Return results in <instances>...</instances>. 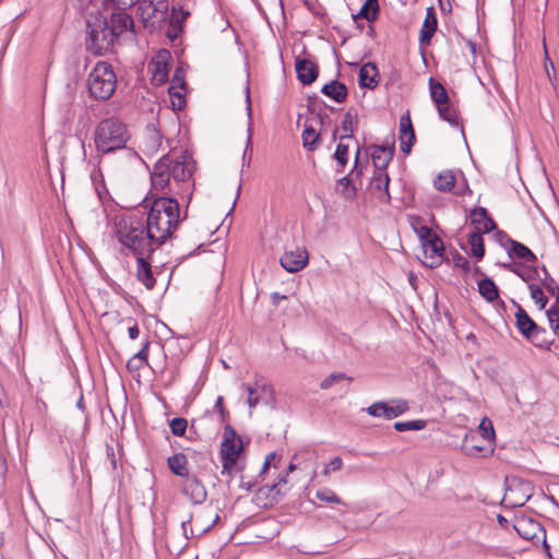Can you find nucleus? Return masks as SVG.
<instances>
[{
  "instance_id": "nucleus-1",
  "label": "nucleus",
  "mask_w": 559,
  "mask_h": 559,
  "mask_svg": "<svg viewBox=\"0 0 559 559\" xmlns=\"http://www.w3.org/2000/svg\"><path fill=\"white\" fill-rule=\"evenodd\" d=\"M194 169L195 163L188 152L164 155L151 174L152 188L166 195H180L190 201L194 189Z\"/></svg>"
},
{
  "instance_id": "nucleus-2",
  "label": "nucleus",
  "mask_w": 559,
  "mask_h": 559,
  "mask_svg": "<svg viewBox=\"0 0 559 559\" xmlns=\"http://www.w3.org/2000/svg\"><path fill=\"white\" fill-rule=\"evenodd\" d=\"M114 236L133 255H152L159 248L142 217L118 215L114 221Z\"/></svg>"
},
{
  "instance_id": "nucleus-3",
  "label": "nucleus",
  "mask_w": 559,
  "mask_h": 559,
  "mask_svg": "<svg viewBox=\"0 0 559 559\" xmlns=\"http://www.w3.org/2000/svg\"><path fill=\"white\" fill-rule=\"evenodd\" d=\"M180 209L175 197L163 195L153 200L146 217L148 231L160 247L178 228Z\"/></svg>"
},
{
  "instance_id": "nucleus-4",
  "label": "nucleus",
  "mask_w": 559,
  "mask_h": 559,
  "mask_svg": "<svg viewBox=\"0 0 559 559\" xmlns=\"http://www.w3.org/2000/svg\"><path fill=\"white\" fill-rule=\"evenodd\" d=\"M93 140L97 153L104 155L124 148L130 133L121 120L105 118L95 127Z\"/></svg>"
},
{
  "instance_id": "nucleus-5",
  "label": "nucleus",
  "mask_w": 559,
  "mask_h": 559,
  "mask_svg": "<svg viewBox=\"0 0 559 559\" xmlns=\"http://www.w3.org/2000/svg\"><path fill=\"white\" fill-rule=\"evenodd\" d=\"M218 455L222 463L221 474L223 476H227L228 479H231L235 474L243 471L245 465L242 463V439L237 435L236 430L230 425H227L224 428Z\"/></svg>"
},
{
  "instance_id": "nucleus-6",
  "label": "nucleus",
  "mask_w": 559,
  "mask_h": 559,
  "mask_svg": "<svg viewBox=\"0 0 559 559\" xmlns=\"http://www.w3.org/2000/svg\"><path fill=\"white\" fill-rule=\"evenodd\" d=\"M117 86V78L112 67L104 61L97 62L87 76L90 95L98 100L109 99Z\"/></svg>"
},
{
  "instance_id": "nucleus-7",
  "label": "nucleus",
  "mask_w": 559,
  "mask_h": 559,
  "mask_svg": "<svg viewBox=\"0 0 559 559\" xmlns=\"http://www.w3.org/2000/svg\"><path fill=\"white\" fill-rule=\"evenodd\" d=\"M87 28V50L97 56H103L111 51L116 37L109 29L108 22L103 20H96L93 23L88 22Z\"/></svg>"
},
{
  "instance_id": "nucleus-8",
  "label": "nucleus",
  "mask_w": 559,
  "mask_h": 559,
  "mask_svg": "<svg viewBox=\"0 0 559 559\" xmlns=\"http://www.w3.org/2000/svg\"><path fill=\"white\" fill-rule=\"evenodd\" d=\"M408 411V403L405 400H394L390 404L385 402H376L366 408V412L372 417H383L393 419Z\"/></svg>"
},
{
  "instance_id": "nucleus-9",
  "label": "nucleus",
  "mask_w": 559,
  "mask_h": 559,
  "mask_svg": "<svg viewBox=\"0 0 559 559\" xmlns=\"http://www.w3.org/2000/svg\"><path fill=\"white\" fill-rule=\"evenodd\" d=\"M171 59L170 52L167 49H160L153 57L148 63V71L152 75V83L162 85L168 80L169 61Z\"/></svg>"
},
{
  "instance_id": "nucleus-10",
  "label": "nucleus",
  "mask_w": 559,
  "mask_h": 559,
  "mask_svg": "<svg viewBox=\"0 0 559 559\" xmlns=\"http://www.w3.org/2000/svg\"><path fill=\"white\" fill-rule=\"evenodd\" d=\"M516 306L515 323L519 331L530 341L539 342V335L545 334V329L538 326L528 313L519 305Z\"/></svg>"
},
{
  "instance_id": "nucleus-11",
  "label": "nucleus",
  "mask_w": 559,
  "mask_h": 559,
  "mask_svg": "<svg viewBox=\"0 0 559 559\" xmlns=\"http://www.w3.org/2000/svg\"><path fill=\"white\" fill-rule=\"evenodd\" d=\"M179 486L182 495H185L194 504H201L207 498V491L204 484L194 474L181 479Z\"/></svg>"
},
{
  "instance_id": "nucleus-12",
  "label": "nucleus",
  "mask_w": 559,
  "mask_h": 559,
  "mask_svg": "<svg viewBox=\"0 0 559 559\" xmlns=\"http://www.w3.org/2000/svg\"><path fill=\"white\" fill-rule=\"evenodd\" d=\"M308 260V251L302 247L285 252L281 257L280 263L286 271L295 273L302 270L307 265Z\"/></svg>"
},
{
  "instance_id": "nucleus-13",
  "label": "nucleus",
  "mask_w": 559,
  "mask_h": 559,
  "mask_svg": "<svg viewBox=\"0 0 559 559\" xmlns=\"http://www.w3.org/2000/svg\"><path fill=\"white\" fill-rule=\"evenodd\" d=\"M532 493V487L528 481H520L512 484L508 487L504 501L511 507H522L530 499Z\"/></svg>"
},
{
  "instance_id": "nucleus-14",
  "label": "nucleus",
  "mask_w": 559,
  "mask_h": 559,
  "mask_svg": "<svg viewBox=\"0 0 559 559\" xmlns=\"http://www.w3.org/2000/svg\"><path fill=\"white\" fill-rule=\"evenodd\" d=\"M444 247L442 240L439 238L437 241H431L421 246V254L418 255L421 262L429 266H438L443 259Z\"/></svg>"
},
{
  "instance_id": "nucleus-15",
  "label": "nucleus",
  "mask_w": 559,
  "mask_h": 559,
  "mask_svg": "<svg viewBox=\"0 0 559 559\" xmlns=\"http://www.w3.org/2000/svg\"><path fill=\"white\" fill-rule=\"evenodd\" d=\"M218 514L213 510L203 509L191 516L189 524L192 528V532H195L197 535H200L207 532L218 521Z\"/></svg>"
},
{
  "instance_id": "nucleus-16",
  "label": "nucleus",
  "mask_w": 559,
  "mask_h": 559,
  "mask_svg": "<svg viewBox=\"0 0 559 559\" xmlns=\"http://www.w3.org/2000/svg\"><path fill=\"white\" fill-rule=\"evenodd\" d=\"M140 10L144 20L155 19L156 21L165 20L168 11L167 0H141Z\"/></svg>"
},
{
  "instance_id": "nucleus-17",
  "label": "nucleus",
  "mask_w": 559,
  "mask_h": 559,
  "mask_svg": "<svg viewBox=\"0 0 559 559\" xmlns=\"http://www.w3.org/2000/svg\"><path fill=\"white\" fill-rule=\"evenodd\" d=\"M390 178L385 170L374 171L370 183V190L382 202L390 201Z\"/></svg>"
},
{
  "instance_id": "nucleus-18",
  "label": "nucleus",
  "mask_w": 559,
  "mask_h": 559,
  "mask_svg": "<svg viewBox=\"0 0 559 559\" xmlns=\"http://www.w3.org/2000/svg\"><path fill=\"white\" fill-rule=\"evenodd\" d=\"M415 131L412 124L409 114L402 116L400 119V142L401 150L404 153H409L415 143Z\"/></svg>"
},
{
  "instance_id": "nucleus-19",
  "label": "nucleus",
  "mask_w": 559,
  "mask_h": 559,
  "mask_svg": "<svg viewBox=\"0 0 559 559\" xmlns=\"http://www.w3.org/2000/svg\"><path fill=\"white\" fill-rule=\"evenodd\" d=\"M135 257H136V277L141 283L144 284V286L147 289H152L156 284V280L153 275L151 263L147 261V259L151 255H135Z\"/></svg>"
},
{
  "instance_id": "nucleus-20",
  "label": "nucleus",
  "mask_w": 559,
  "mask_h": 559,
  "mask_svg": "<svg viewBox=\"0 0 559 559\" xmlns=\"http://www.w3.org/2000/svg\"><path fill=\"white\" fill-rule=\"evenodd\" d=\"M108 25L115 37L118 38L127 32H132L133 20L130 14L126 12H118L111 15Z\"/></svg>"
},
{
  "instance_id": "nucleus-21",
  "label": "nucleus",
  "mask_w": 559,
  "mask_h": 559,
  "mask_svg": "<svg viewBox=\"0 0 559 559\" xmlns=\"http://www.w3.org/2000/svg\"><path fill=\"white\" fill-rule=\"evenodd\" d=\"M295 68H296V73H297L298 79L304 84H311L318 78V73H319L318 67L311 60L297 59Z\"/></svg>"
},
{
  "instance_id": "nucleus-22",
  "label": "nucleus",
  "mask_w": 559,
  "mask_h": 559,
  "mask_svg": "<svg viewBox=\"0 0 559 559\" xmlns=\"http://www.w3.org/2000/svg\"><path fill=\"white\" fill-rule=\"evenodd\" d=\"M463 447L467 454L475 456H485L493 451V444L488 447L487 443H483L478 435L467 436Z\"/></svg>"
},
{
  "instance_id": "nucleus-23",
  "label": "nucleus",
  "mask_w": 559,
  "mask_h": 559,
  "mask_svg": "<svg viewBox=\"0 0 559 559\" xmlns=\"http://www.w3.org/2000/svg\"><path fill=\"white\" fill-rule=\"evenodd\" d=\"M472 223L475 226L474 231H478L480 235L483 233H489L496 228V223L487 215L485 209H479L478 211L473 212Z\"/></svg>"
},
{
  "instance_id": "nucleus-24",
  "label": "nucleus",
  "mask_w": 559,
  "mask_h": 559,
  "mask_svg": "<svg viewBox=\"0 0 559 559\" xmlns=\"http://www.w3.org/2000/svg\"><path fill=\"white\" fill-rule=\"evenodd\" d=\"M169 469L181 479L190 476L188 459L183 453H176L167 459Z\"/></svg>"
},
{
  "instance_id": "nucleus-25",
  "label": "nucleus",
  "mask_w": 559,
  "mask_h": 559,
  "mask_svg": "<svg viewBox=\"0 0 559 559\" xmlns=\"http://www.w3.org/2000/svg\"><path fill=\"white\" fill-rule=\"evenodd\" d=\"M437 17L432 9H428L420 29V43L429 44L437 29Z\"/></svg>"
},
{
  "instance_id": "nucleus-26",
  "label": "nucleus",
  "mask_w": 559,
  "mask_h": 559,
  "mask_svg": "<svg viewBox=\"0 0 559 559\" xmlns=\"http://www.w3.org/2000/svg\"><path fill=\"white\" fill-rule=\"evenodd\" d=\"M371 157L376 171L385 170L393 157V150L384 146H376L371 153Z\"/></svg>"
},
{
  "instance_id": "nucleus-27",
  "label": "nucleus",
  "mask_w": 559,
  "mask_h": 559,
  "mask_svg": "<svg viewBox=\"0 0 559 559\" xmlns=\"http://www.w3.org/2000/svg\"><path fill=\"white\" fill-rule=\"evenodd\" d=\"M377 76V67L372 63H366L359 70V84L364 87L374 88L378 84Z\"/></svg>"
},
{
  "instance_id": "nucleus-28",
  "label": "nucleus",
  "mask_w": 559,
  "mask_h": 559,
  "mask_svg": "<svg viewBox=\"0 0 559 559\" xmlns=\"http://www.w3.org/2000/svg\"><path fill=\"white\" fill-rule=\"evenodd\" d=\"M321 92L337 103L344 102L347 97V87L337 81L325 84Z\"/></svg>"
},
{
  "instance_id": "nucleus-29",
  "label": "nucleus",
  "mask_w": 559,
  "mask_h": 559,
  "mask_svg": "<svg viewBox=\"0 0 559 559\" xmlns=\"http://www.w3.org/2000/svg\"><path fill=\"white\" fill-rule=\"evenodd\" d=\"M455 182V174L452 170H443L433 180V186L438 191L450 192L454 188Z\"/></svg>"
},
{
  "instance_id": "nucleus-30",
  "label": "nucleus",
  "mask_w": 559,
  "mask_h": 559,
  "mask_svg": "<svg viewBox=\"0 0 559 559\" xmlns=\"http://www.w3.org/2000/svg\"><path fill=\"white\" fill-rule=\"evenodd\" d=\"M429 92L431 99L436 104V107L445 104L448 100H450L448 92L443 84L436 81L433 78L429 79Z\"/></svg>"
},
{
  "instance_id": "nucleus-31",
  "label": "nucleus",
  "mask_w": 559,
  "mask_h": 559,
  "mask_svg": "<svg viewBox=\"0 0 559 559\" xmlns=\"http://www.w3.org/2000/svg\"><path fill=\"white\" fill-rule=\"evenodd\" d=\"M509 253L510 257L523 259L526 262L535 263L537 261L536 255L525 245L515 240H511Z\"/></svg>"
},
{
  "instance_id": "nucleus-32",
  "label": "nucleus",
  "mask_w": 559,
  "mask_h": 559,
  "mask_svg": "<svg viewBox=\"0 0 559 559\" xmlns=\"http://www.w3.org/2000/svg\"><path fill=\"white\" fill-rule=\"evenodd\" d=\"M479 294L489 302L498 299L499 292L495 282L488 277H485L478 282Z\"/></svg>"
},
{
  "instance_id": "nucleus-33",
  "label": "nucleus",
  "mask_w": 559,
  "mask_h": 559,
  "mask_svg": "<svg viewBox=\"0 0 559 559\" xmlns=\"http://www.w3.org/2000/svg\"><path fill=\"white\" fill-rule=\"evenodd\" d=\"M473 435H478V437L483 439V443H487L488 447H491V444H493L495 430L491 421L488 418H484L480 421L478 430L475 431Z\"/></svg>"
},
{
  "instance_id": "nucleus-34",
  "label": "nucleus",
  "mask_w": 559,
  "mask_h": 559,
  "mask_svg": "<svg viewBox=\"0 0 559 559\" xmlns=\"http://www.w3.org/2000/svg\"><path fill=\"white\" fill-rule=\"evenodd\" d=\"M440 117L452 126H459V114L456 108L448 100L445 104L437 106Z\"/></svg>"
},
{
  "instance_id": "nucleus-35",
  "label": "nucleus",
  "mask_w": 559,
  "mask_h": 559,
  "mask_svg": "<svg viewBox=\"0 0 559 559\" xmlns=\"http://www.w3.org/2000/svg\"><path fill=\"white\" fill-rule=\"evenodd\" d=\"M379 11L378 0H366L361 9L357 13V17L372 22L377 19Z\"/></svg>"
},
{
  "instance_id": "nucleus-36",
  "label": "nucleus",
  "mask_w": 559,
  "mask_h": 559,
  "mask_svg": "<svg viewBox=\"0 0 559 559\" xmlns=\"http://www.w3.org/2000/svg\"><path fill=\"white\" fill-rule=\"evenodd\" d=\"M468 243L472 249V254L477 259H481L485 254V245L483 236L478 231H472L468 235Z\"/></svg>"
},
{
  "instance_id": "nucleus-37",
  "label": "nucleus",
  "mask_w": 559,
  "mask_h": 559,
  "mask_svg": "<svg viewBox=\"0 0 559 559\" xmlns=\"http://www.w3.org/2000/svg\"><path fill=\"white\" fill-rule=\"evenodd\" d=\"M301 138L304 146L309 151H314L320 135L313 127L306 126L305 130L302 131Z\"/></svg>"
},
{
  "instance_id": "nucleus-38",
  "label": "nucleus",
  "mask_w": 559,
  "mask_h": 559,
  "mask_svg": "<svg viewBox=\"0 0 559 559\" xmlns=\"http://www.w3.org/2000/svg\"><path fill=\"white\" fill-rule=\"evenodd\" d=\"M414 230L418 236L421 246L433 240L437 241V239L440 238L430 227L426 225L414 226Z\"/></svg>"
},
{
  "instance_id": "nucleus-39",
  "label": "nucleus",
  "mask_w": 559,
  "mask_h": 559,
  "mask_svg": "<svg viewBox=\"0 0 559 559\" xmlns=\"http://www.w3.org/2000/svg\"><path fill=\"white\" fill-rule=\"evenodd\" d=\"M528 289H530V294H531L532 299L539 306V309L540 310L545 309V307H546V305L548 302V298L544 294V292L540 288V286L537 285V284L532 283V284L528 285Z\"/></svg>"
},
{
  "instance_id": "nucleus-40",
  "label": "nucleus",
  "mask_w": 559,
  "mask_h": 559,
  "mask_svg": "<svg viewBox=\"0 0 559 559\" xmlns=\"http://www.w3.org/2000/svg\"><path fill=\"white\" fill-rule=\"evenodd\" d=\"M168 92L173 107L182 109L186 105L185 91H180L177 85H170Z\"/></svg>"
},
{
  "instance_id": "nucleus-41",
  "label": "nucleus",
  "mask_w": 559,
  "mask_h": 559,
  "mask_svg": "<svg viewBox=\"0 0 559 559\" xmlns=\"http://www.w3.org/2000/svg\"><path fill=\"white\" fill-rule=\"evenodd\" d=\"M427 426V421L424 419L408 420V421H396L394 429L397 431L407 430H421Z\"/></svg>"
},
{
  "instance_id": "nucleus-42",
  "label": "nucleus",
  "mask_w": 559,
  "mask_h": 559,
  "mask_svg": "<svg viewBox=\"0 0 559 559\" xmlns=\"http://www.w3.org/2000/svg\"><path fill=\"white\" fill-rule=\"evenodd\" d=\"M343 380H347L348 382H350L353 379L344 372L331 373L330 376H328L325 379H323L320 382V389L328 390V389L332 388L335 383L343 381Z\"/></svg>"
},
{
  "instance_id": "nucleus-43",
  "label": "nucleus",
  "mask_w": 559,
  "mask_h": 559,
  "mask_svg": "<svg viewBox=\"0 0 559 559\" xmlns=\"http://www.w3.org/2000/svg\"><path fill=\"white\" fill-rule=\"evenodd\" d=\"M317 499L320 501L342 504L343 500L330 488H321L316 492Z\"/></svg>"
},
{
  "instance_id": "nucleus-44",
  "label": "nucleus",
  "mask_w": 559,
  "mask_h": 559,
  "mask_svg": "<svg viewBox=\"0 0 559 559\" xmlns=\"http://www.w3.org/2000/svg\"><path fill=\"white\" fill-rule=\"evenodd\" d=\"M550 329L552 330L554 334L559 337V307L556 305H552L547 311H546Z\"/></svg>"
},
{
  "instance_id": "nucleus-45",
  "label": "nucleus",
  "mask_w": 559,
  "mask_h": 559,
  "mask_svg": "<svg viewBox=\"0 0 559 559\" xmlns=\"http://www.w3.org/2000/svg\"><path fill=\"white\" fill-rule=\"evenodd\" d=\"M150 343L146 342L142 349L135 354L128 362V365L134 364L136 368H141L143 365H147Z\"/></svg>"
},
{
  "instance_id": "nucleus-46",
  "label": "nucleus",
  "mask_w": 559,
  "mask_h": 559,
  "mask_svg": "<svg viewBox=\"0 0 559 559\" xmlns=\"http://www.w3.org/2000/svg\"><path fill=\"white\" fill-rule=\"evenodd\" d=\"M266 385L265 384H261L259 385L258 383H255V386L252 388L251 385H248L247 386V391H248V405L249 407H255L260 401V393L259 391H265L266 390Z\"/></svg>"
},
{
  "instance_id": "nucleus-47",
  "label": "nucleus",
  "mask_w": 559,
  "mask_h": 559,
  "mask_svg": "<svg viewBox=\"0 0 559 559\" xmlns=\"http://www.w3.org/2000/svg\"><path fill=\"white\" fill-rule=\"evenodd\" d=\"M342 132L341 139H350L354 133V117L350 112H346L342 120Z\"/></svg>"
},
{
  "instance_id": "nucleus-48",
  "label": "nucleus",
  "mask_w": 559,
  "mask_h": 559,
  "mask_svg": "<svg viewBox=\"0 0 559 559\" xmlns=\"http://www.w3.org/2000/svg\"><path fill=\"white\" fill-rule=\"evenodd\" d=\"M169 427L175 436L182 437L186 433L188 421L186 418L176 417L170 420Z\"/></svg>"
},
{
  "instance_id": "nucleus-49",
  "label": "nucleus",
  "mask_w": 559,
  "mask_h": 559,
  "mask_svg": "<svg viewBox=\"0 0 559 559\" xmlns=\"http://www.w3.org/2000/svg\"><path fill=\"white\" fill-rule=\"evenodd\" d=\"M337 190L345 197H353L355 194V188L348 177H343L337 181Z\"/></svg>"
},
{
  "instance_id": "nucleus-50",
  "label": "nucleus",
  "mask_w": 559,
  "mask_h": 559,
  "mask_svg": "<svg viewBox=\"0 0 559 559\" xmlns=\"http://www.w3.org/2000/svg\"><path fill=\"white\" fill-rule=\"evenodd\" d=\"M334 157L338 164L344 167L348 160V145L340 143L334 153Z\"/></svg>"
},
{
  "instance_id": "nucleus-51",
  "label": "nucleus",
  "mask_w": 559,
  "mask_h": 559,
  "mask_svg": "<svg viewBox=\"0 0 559 559\" xmlns=\"http://www.w3.org/2000/svg\"><path fill=\"white\" fill-rule=\"evenodd\" d=\"M170 85H177L180 91H186V81L182 70L177 69L175 71Z\"/></svg>"
},
{
  "instance_id": "nucleus-52",
  "label": "nucleus",
  "mask_w": 559,
  "mask_h": 559,
  "mask_svg": "<svg viewBox=\"0 0 559 559\" xmlns=\"http://www.w3.org/2000/svg\"><path fill=\"white\" fill-rule=\"evenodd\" d=\"M343 466V461L340 456L334 457L324 468L323 474L329 475L331 472H336Z\"/></svg>"
},
{
  "instance_id": "nucleus-53",
  "label": "nucleus",
  "mask_w": 559,
  "mask_h": 559,
  "mask_svg": "<svg viewBox=\"0 0 559 559\" xmlns=\"http://www.w3.org/2000/svg\"><path fill=\"white\" fill-rule=\"evenodd\" d=\"M543 45H544V51H545V59H546V62H545V70H546V73L551 82L552 85L554 84V80H552V76L550 74V71H555V67H554V63L552 61L550 60L549 56H548V51H547V46H546V43L545 40L543 41Z\"/></svg>"
},
{
  "instance_id": "nucleus-54",
  "label": "nucleus",
  "mask_w": 559,
  "mask_h": 559,
  "mask_svg": "<svg viewBox=\"0 0 559 559\" xmlns=\"http://www.w3.org/2000/svg\"><path fill=\"white\" fill-rule=\"evenodd\" d=\"M543 45H544V51H545V59H546V62H545V70H546V73L551 82L552 85L554 84V80H552V76L550 74V71H555V67H554V63L552 61L550 60L549 56H548V51H547V46H546V43L545 40L543 41Z\"/></svg>"
},
{
  "instance_id": "nucleus-55",
  "label": "nucleus",
  "mask_w": 559,
  "mask_h": 559,
  "mask_svg": "<svg viewBox=\"0 0 559 559\" xmlns=\"http://www.w3.org/2000/svg\"><path fill=\"white\" fill-rule=\"evenodd\" d=\"M455 266L467 272L469 270V262L464 257L459 255L455 259Z\"/></svg>"
},
{
  "instance_id": "nucleus-56",
  "label": "nucleus",
  "mask_w": 559,
  "mask_h": 559,
  "mask_svg": "<svg viewBox=\"0 0 559 559\" xmlns=\"http://www.w3.org/2000/svg\"><path fill=\"white\" fill-rule=\"evenodd\" d=\"M128 334L131 340L138 338L140 330L136 323L128 328Z\"/></svg>"
},
{
  "instance_id": "nucleus-57",
  "label": "nucleus",
  "mask_w": 559,
  "mask_h": 559,
  "mask_svg": "<svg viewBox=\"0 0 559 559\" xmlns=\"http://www.w3.org/2000/svg\"><path fill=\"white\" fill-rule=\"evenodd\" d=\"M271 298H272V302L274 306H278L281 300H285L287 299V296L285 295H281L280 293H273L271 295Z\"/></svg>"
},
{
  "instance_id": "nucleus-58",
  "label": "nucleus",
  "mask_w": 559,
  "mask_h": 559,
  "mask_svg": "<svg viewBox=\"0 0 559 559\" xmlns=\"http://www.w3.org/2000/svg\"><path fill=\"white\" fill-rule=\"evenodd\" d=\"M359 155H360V148L357 150L356 152V156H355V165H354V168L352 170V173H355L357 171V175H360L361 174V170H358V160H359Z\"/></svg>"
},
{
  "instance_id": "nucleus-59",
  "label": "nucleus",
  "mask_w": 559,
  "mask_h": 559,
  "mask_svg": "<svg viewBox=\"0 0 559 559\" xmlns=\"http://www.w3.org/2000/svg\"><path fill=\"white\" fill-rule=\"evenodd\" d=\"M277 457V454L275 452H271L265 457V465H271Z\"/></svg>"
},
{
  "instance_id": "nucleus-60",
  "label": "nucleus",
  "mask_w": 559,
  "mask_h": 559,
  "mask_svg": "<svg viewBox=\"0 0 559 559\" xmlns=\"http://www.w3.org/2000/svg\"><path fill=\"white\" fill-rule=\"evenodd\" d=\"M216 406L219 407L222 414L224 413V408H223V397L219 396L216 401Z\"/></svg>"
},
{
  "instance_id": "nucleus-61",
  "label": "nucleus",
  "mask_w": 559,
  "mask_h": 559,
  "mask_svg": "<svg viewBox=\"0 0 559 559\" xmlns=\"http://www.w3.org/2000/svg\"><path fill=\"white\" fill-rule=\"evenodd\" d=\"M521 526H522V522H519V523L515 525V530H516L520 534H522V532H521Z\"/></svg>"
},
{
  "instance_id": "nucleus-62",
  "label": "nucleus",
  "mask_w": 559,
  "mask_h": 559,
  "mask_svg": "<svg viewBox=\"0 0 559 559\" xmlns=\"http://www.w3.org/2000/svg\"><path fill=\"white\" fill-rule=\"evenodd\" d=\"M557 307H559V287H557V298H556V304H555Z\"/></svg>"
},
{
  "instance_id": "nucleus-63",
  "label": "nucleus",
  "mask_w": 559,
  "mask_h": 559,
  "mask_svg": "<svg viewBox=\"0 0 559 559\" xmlns=\"http://www.w3.org/2000/svg\"><path fill=\"white\" fill-rule=\"evenodd\" d=\"M269 467H270V465H265V463H264L263 467H262V473L266 472Z\"/></svg>"
},
{
  "instance_id": "nucleus-64",
  "label": "nucleus",
  "mask_w": 559,
  "mask_h": 559,
  "mask_svg": "<svg viewBox=\"0 0 559 559\" xmlns=\"http://www.w3.org/2000/svg\"><path fill=\"white\" fill-rule=\"evenodd\" d=\"M295 469V465L294 464H290L289 467H288V471L292 472Z\"/></svg>"
}]
</instances>
